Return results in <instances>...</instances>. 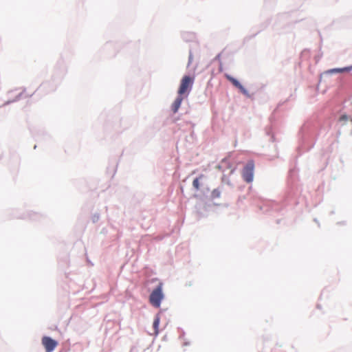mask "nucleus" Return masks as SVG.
<instances>
[{"label": "nucleus", "instance_id": "obj_1", "mask_svg": "<svg viewBox=\"0 0 352 352\" xmlns=\"http://www.w3.org/2000/svg\"><path fill=\"white\" fill-rule=\"evenodd\" d=\"M194 82V78L189 76H184L180 82V85L178 89V95L182 97H187L189 94L192 85Z\"/></svg>", "mask_w": 352, "mask_h": 352}, {"label": "nucleus", "instance_id": "obj_2", "mask_svg": "<svg viewBox=\"0 0 352 352\" xmlns=\"http://www.w3.org/2000/svg\"><path fill=\"white\" fill-rule=\"evenodd\" d=\"M163 284L160 283L157 287L153 289L149 296L150 303L155 307L159 308L161 305V302L164 298V294L162 292Z\"/></svg>", "mask_w": 352, "mask_h": 352}, {"label": "nucleus", "instance_id": "obj_3", "mask_svg": "<svg viewBox=\"0 0 352 352\" xmlns=\"http://www.w3.org/2000/svg\"><path fill=\"white\" fill-rule=\"evenodd\" d=\"M254 164L252 161L248 162L244 167L242 175L245 182L248 183L252 182L254 177Z\"/></svg>", "mask_w": 352, "mask_h": 352}, {"label": "nucleus", "instance_id": "obj_4", "mask_svg": "<svg viewBox=\"0 0 352 352\" xmlns=\"http://www.w3.org/2000/svg\"><path fill=\"white\" fill-rule=\"evenodd\" d=\"M42 344L46 352H52L58 346V342L50 337L44 336L42 338Z\"/></svg>", "mask_w": 352, "mask_h": 352}, {"label": "nucleus", "instance_id": "obj_5", "mask_svg": "<svg viewBox=\"0 0 352 352\" xmlns=\"http://www.w3.org/2000/svg\"><path fill=\"white\" fill-rule=\"evenodd\" d=\"M226 78L232 82V84L236 87L239 88L243 93H246V90L243 85L235 78L228 74L225 75Z\"/></svg>", "mask_w": 352, "mask_h": 352}, {"label": "nucleus", "instance_id": "obj_6", "mask_svg": "<svg viewBox=\"0 0 352 352\" xmlns=\"http://www.w3.org/2000/svg\"><path fill=\"white\" fill-rule=\"evenodd\" d=\"M184 98V97H182V96L178 95L177 98L175 99L174 102L172 104L171 109L174 113H175L178 111Z\"/></svg>", "mask_w": 352, "mask_h": 352}, {"label": "nucleus", "instance_id": "obj_7", "mask_svg": "<svg viewBox=\"0 0 352 352\" xmlns=\"http://www.w3.org/2000/svg\"><path fill=\"white\" fill-rule=\"evenodd\" d=\"M160 322V315L157 314L155 316L153 323V332L151 333V335L157 336L159 333V324Z\"/></svg>", "mask_w": 352, "mask_h": 352}, {"label": "nucleus", "instance_id": "obj_8", "mask_svg": "<svg viewBox=\"0 0 352 352\" xmlns=\"http://www.w3.org/2000/svg\"><path fill=\"white\" fill-rule=\"evenodd\" d=\"M352 69V66L351 67H344V68H336V69H330L327 72L328 73H340V72H349Z\"/></svg>", "mask_w": 352, "mask_h": 352}, {"label": "nucleus", "instance_id": "obj_9", "mask_svg": "<svg viewBox=\"0 0 352 352\" xmlns=\"http://www.w3.org/2000/svg\"><path fill=\"white\" fill-rule=\"evenodd\" d=\"M204 177L203 175H201L199 177L195 178L192 182V186L196 190H199L200 188L199 180Z\"/></svg>", "mask_w": 352, "mask_h": 352}, {"label": "nucleus", "instance_id": "obj_10", "mask_svg": "<svg viewBox=\"0 0 352 352\" xmlns=\"http://www.w3.org/2000/svg\"><path fill=\"white\" fill-rule=\"evenodd\" d=\"M221 191L217 188L214 189L211 192V197L212 199H217L219 198L221 196Z\"/></svg>", "mask_w": 352, "mask_h": 352}, {"label": "nucleus", "instance_id": "obj_11", "mask_svg": "<svg viewBox=\"0 0 352 352\" xmlns=\"http://www.w3.org/2000/svg\"><path fill=\"white\" fill-rule=\"evenodd\" d=\"M217 59H220V54L217 55L216 57Z\"/></svg>", "mask_w": 352, "mask_h": 352}, {"label": "nucleus", "instance_id": "obj_12", "mask_svg": "<svg viewBox=\"0 0 352 352\" xmlns=\"http://www.w3.org/2000/svg\"><path fill=\"white\" fill-rule=\"evenodd\" d=\"M341 119H343V120L344 119V120H345V119H346V116H342V117L341 118Z\"/></svg>", "mask_w": 352, "mask_h": 352}]
</instances>
